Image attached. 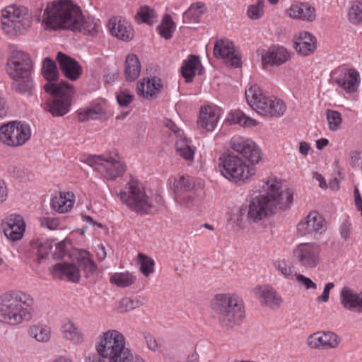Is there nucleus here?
I'll return each mask as SVG.
<instances>
[{"mask_svg":"<svg viewBox=\"0 0 362 362\" xmlns=\"http://www.w3.org/2000/svg\"><path fill=\"white\" fill-rule=\"evenodd\" d=\"M42 25L47 30L66 29L93 35L100 28L98 20L84 18L79 7L69 0L49 2L42 16Z\"/></svg>","mask_w":362,"mask_h":362,"instance_id":"f257e3e1","label":"nucleus"},{"mask_svg":"<svg viewBox=\"0 0 362 362\" xmlns=\"http://www.w3.org/2000/svg\"><path fill=\"white\" fill-rule=\"evenodd\" d=\"M266 192L253 198L249 205L247 219L258 223L276 212L286 210L293 202V192L290 189H281V183L276 177H270L263 185Z\"/></svg>","mask_w":362,"mask_h":362,"instance_id":"f03ea898","label":"nucleus"},{"mask_svg":"<svg viewBox=\"0 0 362 362\" xmlns=\"http://www.w3.org/2000/svg\"><path fill=\"white\" fill-rule=\"evenodd\" d=\"M33 298L21 291H8L0 295V322L17 326L33 317Z\"/></svg>","mask_w":362,"mask_h":362,"instance_id":"7ed1b4c3","label":"nucleus"},{"mask_svg":"<svg viewBox=\"0 0 362 362\" xmlns=\"http://www.w3.org/2000/svg\"><path fill=\"white\" fill-rule=\"evenodd\" d=\"M120 201L131 210L144 214H151L163 204V198L156 194L146 191L143 184L132 177L118 193Z\"/></svg>","mask_w":362,"mask_h":362,"instance_id":"20e7f679","label":"nucleus"},{"mask_svg":"<svg viewBox=\"0 0 362 362\" xmlns=\"http://www.w3.org/2000/svg\"><path fill=\"white\" fill-rule=\"evenodd\" d=\"M210 307L217 315L222 327L231 329L240 324L245 317V308L242 298L235 293L216 294Z\"/></svg>","mask_w":362,"mask_h":362,"instance_id":"39448f33","label":"nucleus"},{"mask_svg":"<svg viewBox=\"0 0 362 362\" xmlns=\"http://www.w3.org/2000/svg\"><path fill=\"white\" fill-rule=\"evenodd\" d=\"M124 336L115 329L108 330L100 337L96 346L98 354L110 362H133V355L126 347Z\"/></svg>","mask_w":362,"mask_h":362,"instance_id":"423d86ee","label":"nucleus"},{"mask_svg":"<svg viewBox=\"0 0 362 362\" xmlns=\"http://www.w3.org/2000/svg\"><path fill=\"white\" fill-rule=\"evenodd\" d=\"M32 61L30 56L21 50H13L8 59L7 71L13 79V87L20 93L30 91L33 87L31 78Z\"/></svg>","mask_w":362,"mask_h":362,"instance_id":"0eeeda50","label":"nucleus"},{"mask_svg":"<svg viewBox=\"0 0 362 362\" xmlns=\"http://www.w3.org/2000/svg\"><path fill=\"white\" fill-rule=\"evenodd\" d=\"M32 23V14L24 6L11 4L1 11V29L10 37L23 34L31 26Z\"/></svg>","mask_w":362,"mask_h":362,"instance_id":"6e6552de","label":"nucleus"},{"mask_svg":"<svg viewBox=\"0 0 362 362\" xmlns=\"http://www.w3.org/2000/svg\"><path fill=\"white\" fill-rule=\"evenodd\" d=\"M245 97L249 105L263 116L281 117L286 112V106L281 99L263 94L256 84L246 90Z\"/></svg>","mask_w":362,"mask_h":362,"instance_id":"1a4fd4ad","label":"nucleus"},{"mask_svg":"<svg viewBox=\"0 0 362 362\" xmlns=\"http://www.w3.org/2000/svg\"><path fill=\"white\" fill-rule=\"evenodd\" d=\"M45 90L50 93L53 98L47 103L48 110L55 117H60L69 112L71 98L74 93L72 85L62 81L57 83H47Z\"/></svg>","mask_w":362,"mask_h":362,"instance_id":"9d476101","label":"nucleus"},{"mask_svg":"<svg viewBox=\"0 0 362 362\" xmlns=\"http://www.w3.org/2000/svg\"><path fill=\"white\" fill-rule=\"evenodd\" d=\"M218 168L223 177L235 182L245 181L256 173L253 165L247 164L241 158L231 153L220 158Z\"/></svg>","mask_w":362,"mask_h":362,"instance_id":"9b49d317","label":"nucleus"},{"mask_svg":"<svg viewBox=\"0 0 362 362\" xmlns=\"http://www.w3.org/2000/svg\"><path fill=\"white\" fill-rule=\"evenodd\" d=\"M31 136V127L24 121H12L0 127V143L8 147L23 146Z\"/></svg>","mask_w":362,"mask_h":362,"instance_id":"f8f14e48","label":"nucleus"},{"mask_svg":"<svg viewBox=\"0 0 362 362\" xmlns=\"http://www.w3.org/2000/svg\"><path fill=\"white\" fill-rule=\"evenodd\" d=\"M86 163L108 180L122 177L126 170L125 164L117 154L89 156Z\"/></svg>","mask_w":362,"mask_h":362,"instance_id":"ddd939ff","label":"nucleus"},{"mask_svg":"<svg viewBox=\"0 0 362 362\" xmlns=\"http://www.w3.org/2000/svg\"><path fill=\"white\" fill-rule=\"evenodd\" d=\"M168 187L173 191L175 202L182 206L190 208L194 205V197L189 193L194 189L192 179L185 175L171 176L168 179Z\"/></svg>","mask_w":362,"mask_h":362,"instance_id":"4468645a","label":"nucleus"},{"mask_svg":"<svg viewBox=\"0 0 362 362\" xmlns=\"http://www.w3.org/2000/svg\"><path fill=\"white\" fill-rule=\"evenodd\" d=\"M321 246L315 242L302 243L293 249V259L303 268H316L321 262Z\"/></svg>","mask_w":362,"mask_h":362,"instance_id":"2eb2a0df","label":"nucleus"},{"mask_svg":"<svg viewBox=\"0 0 362 362\" xmlns=\"http://www.w3.org/2000/svg\"><path fill=\"white\" fill-rule=\"evenodd\" d=\"M327 222L317 211L312 210L302 218L296 226V231L301 237L320 236L325 233Z\"/></svg>","mask_w":362,"mask_h":362,"instance_id":"dca6fc26","label":"nucleus"},{"mask_svg":"<svg viewBox=\"0 0 362 362\" xmlns=\"http://www.w3.org/2000/svg\"><path fill=\"white\" fill-rule=\"evenodd\" d=\"M230 144L235 151L247 158L252 163H257L261 160V149L252 139L237 135L232 137Z\"/></svg>","mask_w":362,"mask_h":362,"instance_id":"f3484780","label":"nucleus"},{"mask_svg":"<svg viewBox=\"0 0 362 362\" xmlns=\"http://www.w3.org/2000/svg\"><path fill=\"white\" fill-rule=\"evenodd\" d=\"M305 342L311 349H334L339 345L340 338L332 332L319 331L310 334Z\"/></svg>","mask_w":362,"mask_h":362,"instance_id":"a211bd4d","label":"nucleus"},{"mask_svg":"<svg viewBox=\"0 0 362 362\" xmlns=\"http://www.w3.org/2000/svg\"><path fill=\"white\" fill-rule=\"evenodd\" d=\"M1 228L6 238L16 242L23 238L26 224L22 216L12 214L2 221Z\"/></svg>","mask_w":362,"mask_h":362,"instance_id":"6ab92c4d","label":"nucleus"},{"mask_svg":"<svg viewBox=\"0 0 362 362\" xmlns=\"http://www.w3.org/2000/svg\"><path fill=\"white\" fill-rule=\"evenodd\" d=\"M214 55L216 58L224 59L231 66L238 67L241 64V59L236 52L234 43L227 38L219 39L215 42Z\"/></svg>","mask_w":362,"mask_h":362,"instance_id":"aec40b11","label":"nucleus"},{"mask_svg":"<svg viewBox=\"0 0 362 362\" xmlns=\"http://www.w3.org/2000/svg\"><path fill=\"white\" fill-rule=\"evenodd\" d=\"M221 114L219 107L214 104H208L200 107L197 125L207 132L216 128Z\"/></svg>","mask_w":362,"mask_h":362,"instance_id":"412c9836","label":"nucleus"},{"mask_svg":"<svg viewBox=\"0 0 362 362\" xmlns=\"http://www.w3.org/2000/svg\"><path fill=\"white\" fill-rule=\"evenodd\" d=\"M252 293L261 305L272 309L279 308L283 303L281 296L269 285L257 286L253 288Z\"/></svg>","mask_w":362,"mask_h":362,"instance_id":"4be33fe9","label":"nucleus"},{"mask_svg":"<svg viewBox=\"0 0 362 362\" xmlns=\"http://www.w3.org/2000/svg\"><path fill=\"white\" fill-rule=\"evenodd\" d=\"M335 83L348 93H354L358 90L361 83V76L354 68L339 69Z\"/></svg>","mask_w":362,"mask_h":362,"instance_id":"5701e85b","label":"nucleus"},{"mask_svg":"<svg viewBox=\"0 0 362 362\" xmlns=\"http://www.w3.org/2000/svg\"><path fill=\"white\" fill-rule=\"evenodd\" d=\"M293 48L301 56L306 57L314 53L317 48V39L310 33L300 31L292 39Z\"/></svg>","mask_w":362,"mask_h":362,"instance_id":"b1692460","label":"nucleus"},{"mask_svg":"<svg viewBox=\"0 0 362 362\" xmlns=\"http://www.w3.org/2000/svg\"><path fill=\"white\" fill-rule=\"evenodd\" d=\"M288 51L284 47L274 45L262 54V64L264 69L279 66L290 59Z\"/></svg>","mask_w":362,"mask_h":362,"instance_id":"393cba45","label":"nucleus"},{"mask_svg":"<svg viewBox=\"0 0 362 362\" xmlns=\"http://www.w3.org/2000/svg\"><path fill=\"white\" fill-rule=\"evenodd\" d=\"M108 28L111 35L125 42L131 40L134 34L130 22L120 16H115L109 20Z\"/></svg>","mask_w":362,"mask_h":362,"instance_id":"a878e982","label":"nucleus"},{"mask_svg":"<svg viewBox=\"0 0 362 362\" xmlns=\"http://www.w3.org/2000/svg\"><path fill=\"white\" fill-rule=\"evenodd\" d=\"M339 300L344 309L362 313V292L358 293L349 286H344L339 292Z\"/></svg>","mask_w":362,"mask_h":362,"instance_id":"bb28decb","label":"nucleus"},{"mask_svg":"<svg viewBox=\"0 0 362 362\" xmlns=\"http://www.w3.org/2000/svg\"><path fill=\"white\" fill-rule=\"evenodd\" d=\"M165 127L173 132L177 137H180L176 141L177 153L185 160L192 161L194 159L195 148L192 146L190 142L185 137H182L181 130L172 121H167Z\"/></svg>","mask_w":362,"mask_h":362,"instance_id":"cd10ccee","label":"nucleus"},{"mask_svg":"<svg viewBox=\"0 0 362 362\" xmlns=\"http://www.w3.org/2000/svg\"><path fill=\"white\" fill-rule=\"evenodd\" d=\"M163 88L161 79L154 76L152 78H144L137 83L136 90L139 96L146 99L157 98Z\"/></svg>","mask_w":362,"mask_h":362,"instance_id":"c85d7f7f","label":"nucleus"},{"mask_svg":"<svg viewBox=\"0 0 362 362\" xmlns=\"http://www.w3.org/2000/svg\"><path fill=\"white\" fill-rule=\"evenodd\" d=\"M286 14L293 19L312 22L316 18L315 8L305 2L292 4L286 10Z\"/></svg>","mask_w":362,"mask_h":362,"instance_id":"c756f323","label":"nucleus"},{"mask_svg":"<svg viewBox=\"0 0 362 362\" xmlns=\"http://www.w3.org/2000/svg\"><path fill=\"white\" fill-rule=\"evenodd\" d=\"M57 60L64 75L71 81L77 80L82 74V68L73 58L59 52Z\"/></svg>","mask_w":362,"mask_h":362,"instance_id":"7c9ffc66","label":"nucleus"},{"mask_svg":"<svg viewBox=\"0 0 362 362\" xmlns=\"http://www.w3.org/2000/svg\"><path fill=\"white\" fill-rule=\"evenodd\" d=\"M60 332L64 339L73 344H81L84 341V334L73 321L66 319L62 322Z\"/></svg>","mask_w":362,"mask_h":362,"instance_id":"2f4dec72","label":"nucleus"},{"mask_svg":"<svg viewBox=\"0 0 362 362\" xmlns=\"http://www.w3.org/2000/svg\"><path fill=\"white\" fill-rule=\"evenodd\" d=\"M75 203V195L71 192H59L54 195L50 202L51 208L59 214L70 211Z\"/></svg>","mask_w":362,"mask_h":362,"instance_id":"473e14b6","label":"nucleus"},{"mask_svg":"<svg viewBox=\"0 0 362 362\" xmlns=\"http://www.w3.org/2000/svg\"><path fill=\"white\" fill-rule=\"evenodd\" d=\"M51 272L54 279H66L73 282H78L80 279L79 269L72 264H56L51 268Z\"/></svg>","mask_w":362,"mask_h":362,"instance_id":"72a5a7b5","label":"nucleus"},{"mask_svg":"<svg viewBox=\"0 0 362 362\" xmlns=\"http://www.w3.org/2000/svg\"><path fill=\"white\" fill-rule=\"evenodd\" d=\"M201 62L198 57L190 55L183 62L181 74L187 83L192 82L197 72H200Z\"/></svg>","mask_w":362,"mask_h":362,"instance_id":"f704fd0d","label":"nucleus"},{"mask_svg":"<svg viewBox=\"0 0 362 362\" xmlns=\"http://www.w3.org/2000/svg\"><path fill=\"white\" fill-rule=\"evenodd\" d=\"M105 112L104 103H93L88 107L78 111V119L79 122H85L90 119H97Z\"/></svg>","mask_w":362,"mask_h":362,"instance_id":"c9c22d12","label":"nucleus"},{"mask_svg":"<svg viewBox=\"0 0 362 362\" xmlns=\"http://www.w3.org/2000/svg\"><path fill=\"white\" fill-rule=\"evenodd\" d=\"M136 276L129 271L115 272L110 277V283L119 288L132 286L136 281Z\"/></svg>","mask_w":362,"mask_h":362,"instance_id":"e433bc0d","label":"nucleus"},{"mask_svg":"<svg viewBox=\"0 0 362 362\" xmlns=\"http://www.w3.org/2000/svg\"><path fill=\"white\" fill-rule=\"evenodd\" d=\"M141 72V64L135 54L127 55L125 61L124 74L127 81L136 80Z\"/></svg>","mask_w":362,"mask_h":362,"instance_id":"4c0bfd02","label":"nucleus"},{"mask_svg":"<svg viewBox=\"0 0 362 362\" xmlns=\"http://www.w3.org/2000/svg\"><path fill=\"white\" fill-rule=\"evenodd\" d=\"M28 334L30 337L39 342H47L51 339L52 329L47 325L38 323L29 327Z\"/></svg>","mask_w":362,"mask_h":362,"instance_id":"58836bf2","label":"nucleus"},{"mask_svg":"<svg viewBox=\"0 0 362 362\" xmlns=\"http://www.w3.org/2000/svg\"><path fill=\"white\" fill-rule=\"evenodd\" d=\"M206 12V8L202 3H196L184 13L183 21L187 23H197L200 22Z\"/></svg>","mask_w":362,"mask_h":362,"instance_id":"ea45409f","label":"nucleus"},{"mask_svg":"<svg viewBox=\"0 0 362 362\" xmlns=\"http://www.w3.org/2000/svg\"><path fill=\"white\" fill-rule=\"evenodd\" d=\"M274 267L279 275L288 281L294 280L298 274L294 266L284 259L274 262Z\"/></svg>","mask_w":362,"mask_h":362,"instance_id":"a19ab883","label":"nucleus"},{"mask_svg":"<svg viewBox=\"0 0 362 362\" xmlns=\"http://www.w3.org/2000/svg\"><path fill=\"white\" fill-rule=\"evenodd\" d=\"M135 20L139 23H146L152 25L158 21V14L154 9L148 6H141L136 16Z\"/></svg>","mask_w":362,"mask_h":362,"instance_id":"79ce46f5","label":"nucleus"},{"mask_svg":"<svg viewBox=\"0 0 362 362\" xmlns=\"http://www.w3.org/2000/svg\"><path fill=\"white\" fill-rule=\"evenodd\" d=\"M228 121L230 124H237L244 127H255L257 124L255 119L247 117L239 110H232L228 115Z\"/></svg>","mask_w":362,"mask_h":362,"instance_id":"37998d69","label":"nucleus"},{"mask_svg":"<svg viewBox=\"0 0 362 362\" xmlns=\"http://www.w3.org/2000/svg\"><path fill=\"white\" fill-rule=\"evenodd\" d=\"M136 262L139 264V270L146 277L154 272L155 261L151 257L139 252L136 257Z\"/></svg>","mask_w":362,"mask_h":362,"instance_id":"c03bdc74","label":"nucleus"},{"mask_svg":"<svg viewBox=\"0 0 362 362\" xmlns=\"http://www.w3.org/2000/svg\"><path fill=\"white\" fill-rule=\"evenodd\" d=\"M42 72L47 83H54L59 75L56 63L49 58L45 59Z\"/></svg>","mask_w":362,"mask_h":362,"instance_id":"a18cd8bd","label":"nucleus"},{"mask_svg":"<svg viewBox=\"0 0 362 362\" xmlns=\"http://www.w3.org/2000/svg\"><path fill=\"white\" fill-rule=\"evenodd\" d=\"M246 208L240 207L232 211L228 222L233 226L243 229L246 227L247 216L245 217Z\"/></svg>","mask_w":362,"mask_h":362,"instance_id":"49530a36","label":"nucleus"},{"mask_svg":"<svg viewBox=\"0 0 362 362\" xmlns=\"http://www.w3.org/2000/svg\"><path fill=\"white\" fill-rule=\"evenodd\" d=\"M158 33L165 39H170L175 30V24L170 15L163 16L161 23L158 27Z\"/></svg>","mask_w":362,"mask_h":362,"instance_id":"de8ad7c7","label":"nucleus"},{"mask_svg":"<svg viewBox=\"0 0 362 362\" xmlns=\"http://www.w3.org/2000/svg\"><path fill=\"white\" fill-rule=\"evenodd\" d=\"M326 117L328 122L329 129L331 131L336 132L341 127L342 123V117L339 112L332 110L326 111Z\"/></svg>","mask_w":362,"mask_h":362,"instance_id":"09e8293b","label":"nucleus"},{"mask_svg":"<svg viewBox=\"0 0 362 362\" xmlns=\"http://www.w3.org/2000/svg\"><path fill=\"white\" fill-rule=\"evenodd\" d=\"M264 0H257L255 3L248 6L247 13L250 18L257 20L264 14Z\"/></svg>","mask_w":362,"mask_h":362,"instance_id":"8fccbe9b","label":"nucleus"},{"mask_svg":"<svg viewBox=\"0 0 362 362\" xmlns=\"http://www.w3.org/2000/svg\"><path fill=\"white\" fill-rule=\"evenodd\" d=\"M348 18L352 23H358L362 21V3L353 2L348 13Z\"/></svg>","mask_w":362,"mask_h":362,"instance_id":"3c124183","label":"nucleus"},{"mask_svg":"<svg viewBox=\"0 0 362 362\" xmlns=\"http://www.w3.org/2000/svg\"><path fill=\"white\" fill-rule=\"evenodd\" d=\"M39 223L42 228H46L51 230L62 228V221L57 217H41L39 218Z\"/></svg>","mask_w":362,"mask_h":362,"instance_id":"603ef678","label":"nucleus"},{"mask_svg":"<svg viewBox=\"0 0 362 362\" xmlns=\"http://www.w3.org/2000/svg\"><path fill=\"white\" fill-rule=\"evenodd\" d=\"M89 256L88 253H86L78 262L79 267L83 270L87 276L92 274L96 269L95 264Z\"/></svg>","mask_w":362,"mask_h":362,"instance_id":"864d4df0","label":"nucleus"},{"mask_svg":"<svg viewBox=\"0 0 362 362\" xmlns=\"http://www.w3.org/2000/svg\"><path fill=\"white\" fill-rule=\"evenodd\" d=\"M52 250V245L48 242L40 243L37 245V261L40 263L41 260L45 258Z\"/></svg>","mask_w":362,"mask_h":362,"instance_id":"5fc2aeb1","label":"nucleus"},{"mask_svg":"<svg viewBox=\"0 0 362 362\" xmlns=\"http://www.w3.org/2000/svg\"><path fill=\"white\" fill-rule=\"evenodd\" d=\"M294 280H296L307 290H315L317 288V284L311 279L304 276L303 274L298 273Z\"/></svg>","mask_w":362,"mask_h":362,"instance_id":"6e6d98bb","label":"nucleus"},{"mask_svg":"<svg viewBox=\"0 0 362 362\" xmlns=\"http://www.w3.org/2000/svg\"><path fill=\"white\" fill-rule=\"evenodd\" d=\"M139 302L138 300H133L131 298H123L120 302V309L122 312H127L132 310L139 307Z\"/></svg>","mask_w":362,"mask_h":362,"instance_id":"4d7b16f0","label":"nucleus"},{"mask_svg":"<svg viewBox=\"0 0 362 362\" xmlns=\"http://www.w3.org/2000/svg\"><path fill=\"white\" fill-rule=\"evenodd\" d=\"M133 96L127 91H121L117 95L118 103L122 106H127L132 101Z\"/></svg>","mask_w":362,"mask_h":362,"instance_id":"13d9d810","label":"nucleus"},{"mask_svg":"<svg viewBox=\"0 0 362 362\" xmlns=\"http://www.w3.org/2000/svg\"><path fill=\"white\" fill-rule=\"evenodd\" d=\"M334 287L332 282H329L325 284L322 294L317 298V301L326 303L329 299V292Z\"/></svg>","mask_w":362,"mask_h":362,"instance_id":"bf43d9fd","label":"nucleus"},{"mask_svg":"<svg viewBox=\"0 0 362 362\" xmlns=\"http://www.w3.org/2000/svg\"><path fill=\"white\" fill-rule=\"evenodd\" d=\"M8 196V190L6 183L0 180V204L6 201Z\"/></svg>","mask_w":362,"mask_h":362,"instance_id":"052dcab7","label":"nucleus"},{"mask_svg":"<svg viewBox=\"0 0 362 362\" xmlns=\"http://www.w3.org/2000/svg\"><path fill=\"white\" fill-rule=\"evenodd\" d=\"M311 147L310 144L305 142V141H300L299 143V152L300 154H302L303 156H306L308 155L309 151L310 150Z\"/></svg>","mask_w":362,"mask_h":362,"instance_id":"680f3d73","label":"nucleus"},{"mask_svg":"<svg viewBox=\"0 0 362 362\" xmlns=\"http://www.w3.org/2000/svg\"><path fill=\"white\" fill-rule=\"evenodd\" d=\"M313 178L318 182L319 186L322 189H327V185L325 181V179L324 177L319 173H313Z\"/></svg>","mask_w":362,"mask_h":362,"instance_id":"e2e57ef3","label":"nucleus"},{"mask_svg":"<svg viewBox=\"0 0 362 362\" xmlns=\"http://www.w3.org/2000/svg\"><path fill=\"white\" fill-rule=\"evenodd\" d=\"M146 341L147 346L149 349H151V351H156L158 350V345L156 339L153 337H152L151 336L146 337Z\"/></svg>","mask_w":362,"mask_h":362,"instance_id":"0e129e2a","label":"nucleus"},{"mask_svg":"<svg viewBox=\"0 0 362 362\" xmlns=\"http://www.w3.org/2000/svg\"><path fill=\"white\" fill-rule=\"evenodd\" d=\"M97 256L100 260H103L107 255L105 247L103 244H100L96 248Z\"/></svg>","mask_w":362,"mask_h":362,"instance_id":"69168bd1","label":"nucleus"},{"mask_svg":"<svg viewBox=\"0 0 362 362\" xmlns=\"http://www.w3.org/2000/svg\"><path fill=\"white\" fill-rule=\"evenodd\" d=\"M329 141L327 139L322 138L316 141V147L319 150H322L324 147L327 146Z\"/></svg>","mask_w":362,"mask_h":362,"instance_id":"338daca9","label":"nucleus"},{"mask_svg":"<svg viewBox=\"0 0 362 362\" xmlns=\"http://www.w3.org/2000/svg\"><path fill=\"white\" fill-rule=\"evenodd\" d=\"M199 356L197 352H194L189 355L185 362H198Z\"/></svg>","mask_w":362,"mask_h":362,"instance_id":"774afa93","label":"nucleus"}]
</instances>
